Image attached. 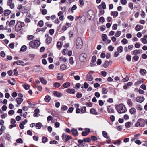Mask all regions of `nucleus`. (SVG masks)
Segmentation results:
<instances>
[{
  "label": "nucleus",
  "mask_w": 147,
  "mask_h": 147,
  "mask_svg": "<svg viewBox=\"0 0 147 147\" xmlns=\"http://www.w3.org/2000/svg\"><path fill=\"white\" fill-rule=\"evenodd\" d=\"M7 4L11 9H13L14 7V4L12 2V0H8Z\"/></svg>",
  "instance_id": "1a4fd4ad"
},
{
  "label": "nucleus",
  "mask_w": 147,
  "mask_h": 147,
  "mask_svg": "<svg viewBox=\"0 0 147 147\" xmlns=\"http://www.w3.org/2000/svg\"><path fill=\"white\" fill-rule=\"evenodd\" d=\"M22 27L21 26V25H20V23H18V22L15 26V29L16 31L18 32L20 31Z\"/></svg>",
  "instance_id": "f8f14e48"
},
{
  "label": "nucleus",
  "mask_w": 147,
  "mask_h": 147,
  "mask_svg": "<svg viewBox=\"0 0 147 147\" xmlns=\"http://www.w3.org/2000/svg\"><path fill=\"white\" fill-rule=\"evenodd\" d=\"M54 96L58 97H61L62 95L61 93H59L57 91H55L53 92Z\"/></svg>",
  "instance_id": "4468645a"
},
{
  "label": "nucleus",
  "mask_w": 147,
  "mask_h": 147,
  "mask_svg": "<svg viewBox=\"0 0 147 147\" xmlns=\"http://www.w3.org/2000/svg\"><path fill=\"white\" fill-rule=\"evenodd\" d=\"M11 11L9 10H6L4 11V15L5 16H8L11 13Z\"/></svg>",
  "instance_id": "4be33fe9"
},
{
  "label": "nucleus",
  "mask_w": 147,
  "mask_h": 147,
  "mask_svg": "<svg viewBox=\"0 0 147 147\" xmlns=\"http://www.w3.org/2000/svg\"><path fill=\"white\" fill-rule=\"evenodd\" d=\"M140 73L142 75H144L146 73V71L144 69H142L140 71Z\"/></svg>",
  "instance_id": "ea45409f"
},
{
  "label": "nucleus",
  "mask_w": 147,
  "mask_h": 147,
  "mask_svg": "<svg viewBox=\"0 0 147 147\" xmlns=\"http://www.w3.org/2000/svg\"><path fill=\"white\" fill-rule=\"evenodd\" d=\"M66 92L68 93L74 94L75 93V91L73 89L68 88L66 90Z\"/></svg>",
  "instance_id": "2eb2a0df"
},
{
  "label": "nucleus",
  "mask_w": 147,
  "mask_h": 147,
  "mask_svg": "<svg viewBox=\"0 0 147 147\" xmlns=\"http://www.w3.org/2000/svg\"><path fill=\"white\" fill-rule=\"evenodd\" d=\"M86 77L87 80H88L89 81H91L93 79V78L92 76L90 75H87L86 76Z\"/></svg>",
  "instance_id": "a878e982"
},
{
  "label": "nucleus",
  "mask_w": 147,
  "mask_h": 147,
  "mask_svg": "<svg viewBox=\"0 0 147 147\" xmlns=\"http://www.w3.org/2000/svg\"><path fill=\"white\" fill-rule=\"evenodd\" d=\"M107 36L105 34H102V38L103 41H105L107 40Z\"/></svg>",
  "instance_id": "603ef678"
},
{
  "label": "nucleus",
  "mask_w": 147,
  "mask_h": 147,
  "mask_svg": "<svg viewBox=\"0 0 147 147\" xmlns=\"http://www.w3.org/2000/svg\"><path fill=\"white\" fill-rule=\"evenodd\" d=\"M123 47L122 46H120L118 47L117 49V51L118 52L121 53L123 51Z\"/></svg>",
  "instance_id": "864d4df0"
},
{
  "label": "nucleus",
  "mask_w": 147,
  "mask_h": 147,
  "mask_svg": "<svg viewBox=\"0 0 147 147\" xmlns=\"http://www.w3.org/2000/svg\"><path fill=\"white\" fill-rule=\"evenodd\" d=\"M76 47L78 49H81L83 45L82 40L80 37H78L76 41Z\"/></svg>",
  "instance_id": "7ed1b4c3"
},
{
  "label": "nucleus",
  "mask_w": 147,
  "mask_h": 147,
  "mask_svg": "<svg viewBox=\"0 0 147 147\" xmlns=\"http://www.w3.org/2000/svg\"><path fill=\"white\" fill-rule=\"evenodd\" d=\"M27 49V47L25 45H23L20 49V51H21L24 52Z\"/></svg>",
  "instance_id": "4c0bfd02"
},
{
  "label": "nucleus",
  "mask_w": 147,
  "mask_h": 147,
  "mask_svg": "<svg viewBox=\"0 0 147 147\" xmlns=\"http://www.w3.org/2000/svg\"><path fill=\"white\" fill-rule=\"evenodd\" d=\"M121 42L124 44H127L128 42L127 40L125 38H123L121 41Z\"/></svg>",
  "instance_id": "052dcab7"
},
{
  "label": "nucleus",
  "mask_w": 147,
  "mask_h": 147,
  "mask_svg": "<svg viewBox=\"0 0 147 147\" xmlns=\"http://www.w3.org/2000/svg\"><path fill=\"white\" fill-rule=\"evenodd\" d=\"M135 29L137 31H140L141 29V26L139 25H137L136 26Z\"/></svg>",
  "instance_id": "37998d69"
},
{
  "label": "nucleus",
  "mask_w": 147,
  "mask_h": 147,
  "mask_svg": "<svg viewBox=\"0 0 147 147\" xmlns=\"http://www.w3.org/2000/svg\"><path fill=\"white\" fill-rule=\"evenodd\" d=\"M70 83L69 82H66L63 84V86L64 88H67L70 86Z\"/></svg>",
  "instance_id": "2f4dec72"
},
{
  "label": "nucleus",
  "mask_w": 147,
  "mask_h": 147,
  "mask_svg": "<svg viewBox=\"0 0 147 147\" xmlns=\"http://www.w3.org/2000/svg\"><path fill=\"white\" fill-rule=\"evenodd\" d=\"M44 99L46 101V102H49V101L51 100V98L50 97V96L49 95H47L45 97Z\"/></svg>",
  "instance_id": "393cba45"
},
{
  "label": "nucleus",
  "mask_w": 147,
  "mask_h": 147,
  "mask_svg": "<svg viewBox=\"0 0 147 147\" xmlns=\"http://www.w3.org/2000/svg\"><path fill=\"white\" fill-rule=\"evenodd\" d=\"M83 139L84 141L85 142H89L91 140L90 137L86 138H84Z\"/></svg>",
  "instance_id": "c9c22d12"
},
{
  "label": "nucleus",
  "mask_w": 147,
  "mask_h": 147,
  "mask_svg": "<svg viewBox=\"0 0 147 147\" xmlns=\"http://www.w3.org/2000/svg\"><path fill=\"white\" fill-rule=\"evenodd\" d=\"M79 3L81 6H83L84 5V0H79Z\"/></svg>",
  "instance_id": "774afa93"
},
{
  "label": "nucleus",
  "mask_w": 147,
  "mask_h": 147,
  "mask_svg": "<svg viewBox=\"0 0 147 147\" xmlns=\"http://www.w3.org/2000/svg\"><path fill=\"white\" fill-rule=\"evenodd\" d=\"M59 59L61 61L65 62L67 61L68 59L63 56H61L59 57Z\"/></svg>",
  "instance_id": "f3484780"
},
{
  "label": "nucleus",
  "mask_w": 147,
  "mask_h": 147,
  "mask_svg": "<svg viewBox=\"0 0 147 147\" xmlns=\"http://www.w3.org/2000/svg\"><path fill=\"white\" fill-rule=\"evenodd\" d=\"M42 127V124L40 122H38L36 124L35 127L37 129H40Z\"/></svg>",
  "instance_id": "bb28decb"
},
{
  "label": "nucleus",
  "mask_w": 147,
  "mask_h": 147,
  "mask_svg": "<svg viewBox=\"0 0 147 147\" xmlns=\"http://www.w3.org/2000/svg\"><path fill=\"white\" fill-rule=\"evenodd\" d=\"M57 48L60 49L62 47V44L60 42H58L57 43Z\"/></svg>",
  "instance_id": "8fccbe9b"
},
{
  "label": "nucleus",
  "mask_w": 147,
  "mask_h": 147,
  "mask_svg": "<svg viewBox=\"0 0 147 147\" xmlns=\"http://www.w3.org/2000/svg\"><path fill=\"white\" fill-rule=\"evenodd\" d=\"M109 65V62L107 61H106L103 65V66L105 68H107L108 66Z\"/></svg>",
  "instance_id": "09e8293b"
},
{
  "label": "nucleus",
  "mask_w": 147,
  "mask_h": 147,
  "mask_svg": "<svg viewBox=\"0 0 147 147\" xmlns=\"http://www.w3.org/2000/svg\"><path fill=\"white\" fill-rule=\"evenodd\" d=\"M102 134L103 136L106 138H108V136H107V133L105 131H102Z\"/></svg>",
  "instance_id": "58836bf2"
},
{
  "label": "nucleus",
  "mask_w": 147,
  "mask_h": 147,
  "mask_svg": "<svg viewBox=\"0 0 147 147\" xmlns=\"http://www.w3.org/2000/svg\"><path fill=\"white\" fill-rule=\"evenodd\" d=\"M68 109V107L65 105H63L61 106V110L63 111L67 110Z\"/></svg>",
  "instance_id": "473e14b6"
},
{
  "label": "nucleus",
  "mask_w": 147,
  "mask_h": 147,
  "mask_svg": "<svg viewBox=\"0 0 147 147\" xmlns=\"http://www.w3.org/2000/svg\"><path fill=\"white\" fill-rule=\"evenodd\" d=\"M127 103L129 106L131 107L133 105V103L131 99H128L127 100Z\"/></svg>",
  "instance_id": "c85d7f7f"
},
{
  "label": "nucleus",
  "mask_w": 147,
  "mask_h": 147,
  "mask_svg": "<svg viewBox=\"0 0 147 147\" xmlns=\"http://www.w3.org/2000/svg\"><path fill=\"white\" fill-rule=\"evenodd\" d=\"M68 50L67 49H64L63 50L62 53L63 55H65L67 52Z\"/></svg>",
  "instance_id": "13d9d810"
},
{
  "label": "nucleus",
  "mask_w": 147,
  "mask_h": 147,
  "mask_svg": "<svg viewBox=\"0 0 147 147\" xmlns=\"http://www.w3.org/2000/svg\"><path fill=\"white\" fill-rule=\"evenodd\" d=\"M143 80L142 79H140L139 81L136 82L135 83V85H139L141 83H143Z\"/></svg>",
  "instance_id": "72a5a7b5"
},
{
  "label": "nucleus",
  "mask_w": 147,
  "mask_h": 147,
  "mask_svg": "<svg viewBox=\"0 0 147 147\" xmlns=\"http://www.w3.org/2000/svg\"><path fill=\"white\" fill-rule=\"evenodd\" d=\"M131 124V122H128L125 123V127L127 128H129L130 127Z\"/></svg>",
  "instance_id": "7c9ffc66"
},
{
  "label": "nucleus",
  "mask_w": 147,
  "mask_h": 147,
  "mask_svg": "<svg viewBox=\"0 0 147 147\" xmlns=\"http://www.w3.org/2000/svg\"><path fill=\"white\" fill-rule=\"evenodd\" d=\"M129 79V77L127 76L125 78H123L122 81L123 82H125L127 81Z\"/></svg>",
  "instance_id": "c03bdc74"
},
{
  "label": "nucleus",
  "mask_w": 147,
  "mask_h": 147,
  "mask_svg": "<svg viewBox=\"0 0 147 147\" xmlns=\"http://www.w3.org/2000/svg\"><path fill=\"white\" fill-rule=\"evenodd\" d=\"M54 32V30L53 29H51L49 31V32L50 34L52 35H53Z\"/></svg>",
  "instance_id": "338daca9"
},
{
  "label": "nucleus",
  "mask_w": 147,
  "mask_h": 147,
  "mask_svg": "<svg viewBox=\"0 0 147 147\" xmlns=\"http://www.w3.org/2000/svg\"><path fill=\"white\" fill-rule=\"evenodd\" d=\"M118 14V13L117 11H112L111 13V15L113 16V17H117Z\"/></svg>",
  "instance_id": "b1692460"
},
{
  "label": "nucleus",
  "mask_w": 147,
  "mask_h": 147,
  "mask_svg": "<svg viewBox=\"0 0 147 147\" xmlns=\"http://www.w3.org/2000/svg\"><path fill=\"white\" fill-rule=\"evenodd\" d=\"M145 100L144 97L143 96H138L136 98V101L139 103H141L143 102Z\"/></svg>",
  "instance_id": "0eeeda50"
},
{
  "label": "nucleus",
  "mask_w": 147,
  "mask_h": 147,
  "mask_svg": "<svg viewBox=\"0 0 147 147\" xmlns=\"http://www.w3.org/2000/svg\"><path fill=\"white\" fill-rule=\"evenodd\" d=\"M62 138L64 142H66L72 139V137L69 135H66L63 133L62 136Z\"/></svg>",
  "instance_id": "20e7f679"
},
{
  "label": "nucleus",
  "mask_w": 147,
  "mask_h": 147,
  "mask_svg": "<svg viewBox=\"0 0 147 147\" xmlns=\"http://www.w3.org/2000/svg\"><path fill=\"white\" fill-rule=\"evenodd\" d=\"M24 63V62L21 60H18L14 62L13 63V65H15V64H16L18 65H22L23 66H24V65H23V64Z\"/></svg>",
  "instance_id": "ddd939ff"
},
{
  "label": "nucleus",
  "mask_w": 147,
  "mask_h": 147,
  "mask_svg": "<svg viewBox=\"0 0 147 147\" xmlns=\"http://www.w3.org/2000/svg\"><path fill=\"white\" fill-rule=\"evenodd\" d=\"M14 111L13 110H11L8 112V114L9 115H12L14 114Z\"/></svg>",
  "instance_id": "0e129e2a"
},
{
  "label": "nucleus",
  "mask_w": 147,
  "mask_h": 147,
  "mask_svg": "<svg viewBox=\"0 0 147 147\" xmlns=\"http://www.w3.org/2000/svg\"><path fill=\"white\" fill-rule=\"evenodd\" d=\"M108 92V90L107 89L102 88V92L103 94H107Z\"/></svg>",
  "instance_id": "de8ad7c7"
},
{
  "label": "nucleus",
  "mask_w": 147,
  "mask_h": 147,
  "mask_svg": "<svg viewBox=\"0 0 147 147\" xmlns=\"http://www.w3.org/2000/svg\"><path fill=\"white\" fill-rule=\"evenodd\" d=\"M87 16L89 19H93L95 16L93 11L92 10L88 11L87 13Z\"/></svg>",
  "instance_id": "423d86ee"
},
{
  "label": "nucleus",
  "mask_w": 147,
  "mask_h": 147,
  "mask_svg": "<svg viewBox=\"0 0 147 147\" xmlns=\"http://www.w3.org/2000/svg\"><path fill=\"white\" fill-rule=\"evenodd\" d=\"M142 50H135L133 51V54L134 55H137L141 53Z\"/></svg>",
  "instance_id": "aec40b11"
},
{
  "label": "nucleus",
  "mask_w": 147,
  "mask_h": 147,
  "mask_svg": "<svg viewBox=\"0 0 147 147\" xmlns=\"http://www.w3.org/2000/svg\"><path fill=\"white\" fill-rule=\"evenodd\" d=\"M61 86V84L58 82H56L54 84V86L55 88H58Z\"/></svg>",
  "instance_id": "4d7b16f0"
},
{
  "label": "nucleus",
  "mask_w": 147,
  "mask_h": 147,
  "mask_svg": "<svg viewBox=\"0 0 147 147\" xmlns=\"http://www.w3.org/2000/svg\"><path fill=\"white\" fill-rule=\"evenodd\" d=\"M77 8V7L76 5H74L71 8V11L72 13H74V10H76Z\"/></svg>",
  "instance_id": "79ce46f5"
},
{
  "label": "nucleus",
  "mask_w": 147,
  "mask_h": 147,
  "mask_svg": "<svg viewBox=\"0 0 147 147\" xmlns=\"http://www.w3.org/2000/svg\"><path fill=\"white\" fill-rule=\"evenodd\" d=\"M71 132L75 136H76L78 134L77 131L75 129L73 128L71 130Z\"/></svg>",
  "instance_id": "6ab92c4d"
},
{
  "label": "nucleus",
  "mask_w": 147,
  "mask_h": 147,
  "mask_svg": "<svg viewBox=\"0 0 147 147\" xmlns=\"http://www.w3.org/2000/svg\"><path fill=\"white\" fill-rule=\"evenodd\" d=\"M87 57V54L85 53H82L79 56V60L81 62H85L86 61V59Z\"/></svg>",
  "instance_id": "39448f33"
},
{
  "label": "nucleus",
  "mask_w": 147,
  "mask_h": 147,
  "mask_svg": "<svg viewBox=\"0 0 147 147\" xmlns=\"http://www.w3.org/2000/svg\"><path fill=\"white\" fill-rule=\"evenodd\" d=\"M8 22H9V25L11 26H13L14 25L15 22V20H11L9 22L8 21L7 22L6 24H7Z\"/></svg>",
  "instance_id": "a211bd4d"
},
{
  "label": "nucleus",
  "mask_w": 147,
  "mask_h": 147,
  "mask_svg": "<svg viewBox=\"0 0 147 147\" xmlns=\"http://www.w3.org/2000/svg\"><path fill=\"white\" fill-rule=\"evenodd\" d=\"M129 112L131 114H134L136 112V110L134 108H132L129 110Z\"/></svg>",
  "instance_id": "f704fd0d"
},
{
  "label": "nucleus",
  "mask_w": 147,
  "mask_h": 147,
  "mask_svg": "<svg viewBox=\"0 0 147 147\" xmlns=\"http://www.w3.org/2000/svg\"><path fill=\"white\" fill-rule=\"evenodd\" d=\"M23 86L26 90L28 89L30 87V86L28 84H24Z\"/></svg>",
  "instance_id": "680f3d73"
},
{
  "label": "nucleus",
  "mask_w": 147,
  "mask_h": 147,
  "mask_svg": "<svg viewBox=\"0 0 147 147\" xmlns=\"http://www.w3.org/2000/svg\"><path fill=\"white\" fill-rule=\"evenodd\" d=\"M86 107L83 106L81 107L80 110L81 112L82 113H84L86 112Z\"/></svg>",
  "instance_id": "412c9836"
},
{
  "label": "nucleus",
  "mask_w": 147,
  "mask_h": 147,
  "mask_svg": "<svg viewBox=\"0 0 147 147\" xmlns=\"http://www.w3.org/2000/svg\"><path fill=\"white\" fill-rule=\"evenodd\" d=\"M141 40L142 41V42L144 44H146L147 43V39L144 38H141Z\"/></svg>",
  "instance_id": "bf43d9fd"
},
{
  "label": "nucleus",
  "mask_w": 147,
  "mask_h": 147,
  "mask_svg": "<svg viewBox=\"0 0 147 147\" xmlns=\"http://www.w3.org/2000/svg\"><path fill=\"white\" fill-rule=\"evenodd\" d=\"M9 46L10 48H11L12 49H13L14 47V46H15L14 43H10L9 45Z\"/></svg>",
  "instance_id": "69168bd1"
},
{
  "label": "nucleus",
  "mask_w": 147,
  "mask_h": 147,
  "mask_svg": "<svg viewBox=\"0 0 147 147\" xmlns=\"http://www.w3.org/2000/svg\"><path fill=\"white\" fill-rule=\"evenodd\" d=\"M45 37H47L45 40L46 43L47 44L51 43L52 40L51 37L49 36V34H45Z\"/></svg>",
  "instance_id": "6e6552de"
},
{
  "label": "nucleus",
  "mask_w": 147,
  "mask_h": 147,
  "mask_svg": "<svg viewBox=\"0 0 147 147\" xmlns=\"http://www.w3.org/2000/svg\"><path fill=\"white\" fill-rule=\"evenodd\" d=\"M107 111L108 113H114L113 107L111 106H110L107 107Z\"/></svg>",
  "instance_id": "9d476101"
},
{
  "label": "nucleus",
  "mask_w": 147,
  "mask_h": 147,
  "mask_svg": "<svg viewBox=\"0 0 147 147\" xmlns=\"http://www.w3.org/2000/svg\"><path fill=\"white\" fill-rule=\"evenodd\" d=\"M115 109L117 111L120 113H125L127 111V109L124 105L121 104L117 105Z\"/></svg>",
  "instance_id": "f257e3e1"
},
{
  "label": "nucleus",
  "mask_w": 147,
  "mask_h": 147,
  "mask_svg": "<svg viewBox=\"0 0 147 147\" xmlns=\"http://www.w3.org/2000/svg\"><path fill=\"white\" fill-rule=\"evenodd\" d=\"M40 44L39 40H33L29 43L30 46L32 48H35L38 47Z\"/></svg>",
  "instance_id": "f03ea898"
},
{
  "label": "nucleus",
  "mask_w": 147,
  "mask_h": 147,
  "mask_svg": "<svg viewBox=\"0 0 147 147\" xmlns=\"http://www.w3.org/2000/svg\"><path fill=\"white\" fill-rule=\"evenodd\" d=\"M11 80L12 81H11L10 80H8V82H9L11 85H14L15 84V80L13 78H12L11 79Z\"/></svg>",
  "instance_id": "a18cd8bd"
},
{
  "label": "nucleus",
  "mask_w": 147,
  "mask_h": 147,
  "mask_svg": "<svg viewBox=\"0 0 147 147\" xmlns=\"http://www.w3.org/2000/svg\"><path fill=\"white\" fill-rule=\"evenodd\" d=\"M40 80L41 82L44 84H46L47 82L46 80L44 79L43 78H40Z\"/></svg>",
  "instance_id": "e433bc0d"
},
{
  "label": "nucleus",
  "mask_w": 147,
  "mask_h": 147,
  "mask_svg": "<svg viewBox=\"0 0 147 147\" xmlns=\"http://www.w3.org/2000/svg\"><path fill=\"white\" fill-rule=\"evenodd\" d=\"M121 34V32L120 31H117L116 32L115 34V36L116 37H118L120 36Z\"/></svg>",
  "instance_id": "6e6d98bb"
},
{
  "label": "nucleus",
  "mask_w": 147,
  "mask_h": 147,
  "mask_svg": "<svg viewBox=\"0 0 147 147\" xmlns=\"http://www.w3.org/2000/svg\"><path fill=\"white\" fill-rule=\"evenodd\" d=\"M138 120L140 124V127H144L145 125V120L142 119H139Z\"/></svg>",
  "instance_id": "9b49d317"
},
{
  "label": "nucleus",
  "mask_w": 147,
  "mask_h": 147,
  "mask_svg": "<svg viewBox=\"0 0 147 147\" xmlns=\"http://www.w3.org/2000/svg\"><path fill=\"white\" fill-rule=\"evenodd\" d=\"M140 135V134H137L134 135V138L132 139L131 140L133 141L135 139H138V137Z\"/></svg>",
  "instance_id": "5fc2aeb1"
},
{
  "label": "nucleus",
  "mask_w": 147,
  "mask_h": 147,
  "mask_svg": "<svg viewBox=\"0 0 147 147\" xmlns=\"http://www.w3.org/2000/svg\"><path fill=\"white\" fill-rule=\"evenodd\" d=\"M136 109L139 110H142L143 109V108L142 107L141 105L140 104H138L136 105Z\"/></svg>",
  "instance_id": "a19ab883"
},
{
  "label": "nucleus",
  "mask_w": 147,
  "mask_h": 147,
  "mask_svg": "<svg viewBox=\"0 0 147 147\" xmlns=\"http://www.w3.org/2000/svg\"><path fill=\"white\" fill-rule=\"evenodd\" d=\"M18 104H20L23 101V99L20 98H17L16 100Z\"/></svg>",
  "instance_id": "c756f323"
},
{
  "label": "nucleus",
  "mask_w": 147,
  "mask_h": 147,
  "mask_svg": "<svg viewBox=\"0 0 147 147\" xmlns=\"http://www.w3.org/2000/svg\"><path fill=\"white\" fill-rule=\"evenodd\" d=\"M27 39L29 40H33L35 38L34 36L32 35H28L27 36Z\"/></svg>",
  "instance_id": "cd10ccee"
},
{
  "label": "nucleus",
  "mask_w": 147,
  "mask_h": 147,
  "mask_svg": "<svg viewBox=\"0 0 147 147\" xmlns=\"http://www.w3.org/2000/svg\"><path fill=\"white\" fill-rule=\"evenodd\" d=\"M90 112L92 114L97 115V113L96 111L93 108H91L90 110Z\"/></svg>",
  "instance_id": "5701e85b"
},
{
  "label": "nucleus",
  "mask_w": 147,
  "mask_h": 147,
  "mask_svg": "<svg viewBox=\"0 0 147 147\" xmlns=\"http://www.w3.org/2000/svg\"><path fill=\"white\" fill-rule=\"evenodd\" d=\"M68 69L67 66L65 64H62L60 66V70L61 71L65 70Z\"/></svg>",
  "instance_id": "dca6fc26"
},
{
  "label": "nucleus",
  "mask_w": 147,
  "mask_h": 147,
  "mask_svg": "<svg viewBox=\"0 0 147 147\" xmlns=\"http://www.w3.org/2000/svg\"><path fill=\"white\" fill-rule=\"evenodd\" d=\"M126 59L128 61H130L131 60V57L129 55H127L126 57Z\"/></svg>",
  "instance_id": "e2e57ef3"
},
{
  "label": "nucleus",
  "mask_w": 147,
  "mask_h": 147,
  "mask_svg": "<svg viewBox=\"0 0 147 147\" xmlns=\"http://www.w3.org/2000/svg\"><path fill=\"white\" fill-rule=\"evenodd\" d=\"M38 24L40 27H42L43 26L44 24V22L42 20L39 21L38 23Z\"/></svg>",
  "instance_id": "49530a36"
},
{
  "label": "nucleus",
  "mask_w": 147,
  "mask_h": 147,
  "mask_svg": "<svg viewBox=\"0 0 147 147\" xmlns=\"http://www.w3.org/2000/svg\"><path fill=\"white\" fill-rule=\"evenodd\" d=\"M69 62L70 64L73 65L74 63V61L72 57H70L69 59Z\"/></svg>",
  "instance_id": "3c124183"
}]
</instances>
